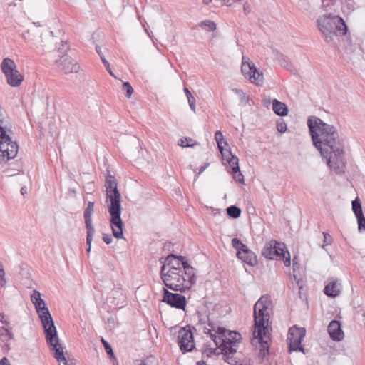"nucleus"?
Returning a JSON list of instances; mask_svg holds the SVG:
<instances>
[{
  "label": "nucleus",
  "mask_w": 365,
  "mask_h": 365,
  "mask_svg": "<svg viewBox=\"0 0 365 365\" xmlns=\"http://www.w3.org/2000/svg\"><path fill=\"white\" fill-rule=\"evenodd\" d=\"M307 126L314 145L326 159L329 168L336 174H344L346 165L344 143L336 128L313 115L308 118Z\"/></svg>",
  "instance_id": "obj_1"
},
{
  "label": "nucleus",
  "mask_w": 365,
  "mask_h": 365,
  "mask_svg": "<svg viewBox=\"0 0 365 365\" xmlns=\"http://www.w3.org/2000/svg\"><path fill=\"white\" fill-rule=\"evenodd\" d=\"M180 257L183 270L180 267L179 262H177L178 267L172 265L167 272H165L166 265L163 264L160 269V277L168 288L182 292L196 283V276L195 269L185 260V257Z\"/></svg>",
  "instance_id": "obj_2"
},
{
  "label": "nucleus",
  "mask_w": 365,
  "mask_h": 365,
  "mask_svg": "<svg viewBox=\"0 0 365 365\" xmlns=\"http://www.w3.org/2000/svg\"><path fill=\"white\" fill-rule=\"evenodd\" d=\"M106 198L109 200L108 212L110 215V227L113 236L117 239L123 238V222L120 217V193L118 190V182L114 176L108 175L105 180Z\"/></svg>",
  "instance_id": "obj_3"
},
{
  "label": "nucleus",
  "mask_w": 365,
  "mask_h": 365,
  "mask_svg": "<svg viewBox=\"0 0 365 365\" xmlns=\"http://www.w3.org/2000/svg\"><path fill=\"white\" fill-rule=\"evenodd\" d=\"M207 326L208 327H204V333L210 336L225 356L231 358L237 352L242 340L241 334L237 331H228L224 327H217L209 319Z\"/></svg>",
  "instance_id": "obj_4"
},
{
  "label": "nucleus",
  "mask_w": 365,
  "mask_h": 365,
  "mask_svg": "<svg viewBox=\"0 0 365 365\" xmlns=\"http://www.w3.org/2000/svg\"><path fill=\"white\" fill-rule=\"evenodd\" d=\"M316 25L324 41L329 44H336L339 36L347 32V26L344 19L331 13L319 16Z\"/></svg>",
  "instance_id": "obj_5"
},
{
  "label": "nucleus",
  "mask_w": 365,
  "mask_h": 365,
  "mask_svg": "<svg viewBox=\"0 0 365 365\" xmlns=\"http://www.w3.org/2000/svg\"><path fill=\"white\" fill-rule=\"evenodd\" d=\"M271 301L268 297L262 296L254 305V321L256 332L269 329V311L271 309Z\"/></svg>",
  "instance_id": "obj_6"
},
{
  "label": "nucleus",
  "mask_w": 365,
  "mask_h": 365,
  "mask_svg": "<svg viewBox=\"0 0 365 365\" xmlns=\"http://www.w3.org/2000/svg\"><path fill=\"white\" fill-rule=\"evenodd\" d=\"M284 244L272 240L265 244L262 255L268 259H282L284 265L289 267L291 264L290 254L288 250H284Z\"/></svg>",
  "instance_id": "obj_7"
},
{
  "label": "nucleus",
  "mask_w": 365,
  "mask_h": 365,
  "mask_svg": "<svg viewBox=\"0 0 365 365\" xmlns=\"http://www.w3.org/2000/svg\"><path fill=\"white\" fill-rule=\"evenodd\" d=\"M1 68L6 78L9 85L17 87L23 81L24 76L16 69V65L12 59L9 58L3 59Z\"/></svg>",
  "instance_id": "obj_8"
},
{
  "label": "nucleus",
  "mask_w": 365,
  "mask_h": 365,
  "mask_svg": "<svg viewBox=\"0 0 365 365\" xmlns=\"http://www.w3.org/2000/svg\"><path fill=\"white\" fill-rule=\"evenodd\" d=\"M232 247L237 250V257L243 262L250 265L255 266L257 264L255 254L250 250L240 240L235 237L232 240Z\"/></svg>",
  "instance_id": "obj_9"
},
{
  "label": "nucleus",
  "mask_w": 365,
  "mask_h": 365,
  "mask_svg": "<svg viewBox=\"0 0 365 365\" xmlns=\"http://www.w3.org/2000/svg\"><path fill=\"white\" fill-rule=\"evenodd\" d=\"M305 334L306 330L304 328H299L296 325L289 328L287 337L289 352L299 351L304 354L305 353L304 347L301 345Z\"/></svg>",
  "instance_id": "obj_10"
},
{
  "label": "nucleus",
  "mask_w": 365,
  "mask_h": 365,
  "mask_svg": "<svg viewBox=\"0 0 365 365\" xmlns=\"http://www.w3.org/2000/svg\"><path fill=\"white\" fill-rule=\"evenodd\" d=\"M184 327L178 331V344L182 353L191 351L195 348L193 333L190 327Z\"/></svg>",
  "instance_id": "obj_11"
},
{
  "label": "nucleus",
  "mask_w": 365,
  "mask_h": 365,
  "mask_svg": "<svg viewBox=\"0 0 365 365\" xmlns=\"http://www.w3.org/2000/svg\"><path fill=\"white\" fill-rule=\"evenodd\" d=\"M270 336L269 329L267 331L264 329L260 332H256V329L253 331L252 343H254L255 341H257V343L259 344V356L261 357L262 359H264L269 354Z\"/></svg>",
  "instance_id": "obj_12"
},
{
  "label": "nucleus",
  "mask_w": 365,
  "mask_h": 365,
  "mask_svg": "<svg viewBox=\"0 0 365 365\" xmlns=\"http://www.w3.org/2000/svg\"><path fill=\"white\" fill-rule=\"evenodd\" d=\"M46 334L47 343H52L56 339L57 330L49 312L38 315Z\"/></svg>",
  "instance_id": "obj_13"
},
{
  "label": "nucleus",
  "mask_w": 365,
  "mask_h": 365,
  "mask_svg": "<svg viewBox=\"0 0 365 365\" xmlns=\"http://www.w3.org/2000/svg\"><path fill=\"white\" fill-rule=\"evenodd\" d=\"M56 63L58 69L64 74L76 73L80 70L79 65L68 56H61L60 59L56 60Z\"/></svg>",
  "instance_id": "obj_14"
},
{
  "label": "nucleus",
  "mask_w": 365,
  "mask_h": 365,
  "mask_svg": "<svg viewBox=\"0 0 365 365\" xmlns=\"http://www.w3.org/2000/svg\"><path fill=\"white\" fill-rule=\"evenodd\" d=\"M163 302L167 303L172 307L183 310L185 309L186 306V299L184 296L178 293L170 292L165 288H163Z\"/></svg>",
  "instance_id": "obj_15"
},
{
  "label": "nucleus",
  "mask_w": 365,
  "mask_h": 365,
  "mask_svg": "<svg viewBox=\"0 0 365 365\" xmlns=\"http://www.w3.org/2000/svg\"><path fill=\"white\" fill-rule=\"evenodd\" d=\"M48 344L50 346L51 350L53 351L54 357L58 362L60 363L63 361L65 365H73V363L72 361H68L66 359L63 354V348L59 344V339L58 336H56V339H54V341H52V343H48Z\"/></svg>",
  "instance_id": "obj_16"
},
{
  "label": "nucleus",
  "mask_w": 365,
  "mask_h": 365,
  "mask_svg": "<svg viewBox=\"0 0 365 365\" xmlns=\"http://www.w3.org/2000/svg\"><path fill=\"white\" fill-rule=\"evenodd\" d=\"M31 300L34 304L38 315L49 312L45 301L41 298V293L37 290H34L31 295Z\"/></svg>",
  "instance_id": "obj_17"
},
{
  "label": "nucleus",
  "mask_w": 365,
  "mask_h": 365,
  "mask_svg": "<svg viewBox=\"0 0 365 365\" xmlns=\"http://www.w3.org/2000/svg\"><path fill=\"white\" fill-rule=\"evenodd\" d=\"M330 338L336 341H340L344 339V334L341 329V323L337 320H332L327 328Z\"/></svg>",
  "instance_id": "obj_18"
},
{
  "label": "nucleus",
  "mask_w": 365,
  "mask_h": 365,
  "mask_svg": "<svg viewBox=\"0 0 365 365\" xmlns=\"http://www.w3.org/2000/svg\"><path fill=\"white\" fill-rule=\"evenodd\" d=\"M94 210V202L89 201L87 207L84 211V220L86 230H89L90 233L95 232V228L92 224V214Z\"/></svg>",
  "instance_id": "obj_19"
},
{
  "label": "nucleus",
  "mask_w": 365,
  "mask_h": 365,
  "mask_svg": "<svg viewBox=\"0 0 365 365\" xmlns=\"http://www.w3.org/2000/svg\"><path fill=\"white\" fill-rule=\"evenodd\" d=\"M341 285L337 281H332L327 284L324 289V293L331 297L339 295L341 292Z\"/></svg>",
  "instance_id": "obj_20"
},
{
  "label": "nucleus",
  "mask_w": 365,
  "mask_h": 365,
  "mask_svg": "<svg viewBox=\"0 0 365 365\" xmlns=\"http://www.w3.org/2000/svg\"><path fill=\"white\" fill-rule=\"evenodd\" d=\"M256 68H257L253 62L250 61L249 58L246 56H242L241 71L245 78H248V77L252 74V71Z\"/></svg>",
  "instance_id": "obj_21"
},
{
  "label": "nucleus",
  "mask_w": 365,
  "mask_h": 365,
  "mask_svg": "<svg viewBox=\"0 0 365 365\" xmlns=\"http://www.w3.org/2000/svg\"><path fill=\"white\" fill-rule=\"evenodd\" d=\"M272 110L277 115L279 116H285L288 113V109L286 104L277 99H274L272 101Z\"/></svg>",
  "instance_id": "obj_22"
},
{
  "label": "nucleus",
  "mask_w": 365,
  "mask_h": 365,
  "mask_svg": "<svg viewBox=\"0 0 365 365\" xmlns=\"http://www.w3.org/2000/svg\"><path fill=\"white\" fill-rule=\"evenodd\" d=\"M248 79L251 83H255L257 86H261L264 81L263 73L256 68L252 71V73L248 77Z\"/></svg>",
  "instance_id": "obj_23"
},
{
  "label": "nucleus",
  "mask_w": 365,
  "mask_h": 365,
  "mask_svg": "<svg viewBox=\"0 0 365 365\" xmlns=\"http://www.w3.org/2000/svg\"><path fill=\"white\" fill-rule=\"evenodd\" d=\"M229 157L227 158V161L229 164V166L232 173H236V171H239V159L237 156L232 154L231 152H229Z\"/></svg>",
  "instance_id": "obj_24"
},
{
  "label": "nucleus",
  "mask_w": 365,
  "mask_h": 365,
  "mask_svg": "<svg viewBox=\"0 0 365 365\" xmlns=\"http://www.w3.org/2000/svg\"><path fill=\"white\" fill-rule=\"evenodd\" d=\"M0 336L2 338L3 341H6V345L7 346V342L14 338V334L11 332V328L9 327H2L0 330Z\"/></svg>",
  "instance_id": "obj_25"
},
{
  "label": "nucleus",
  "mask_w": 365,
  "mask_h": 365,
  "mask_svg": "<svg viewBox=\"0 0 365 365\" xmlns=\"http://www.w3.org/2000/svg\"><path fill=\"white\" fill-rule=\"evenodd\" d=\"M180 256H176L173 254L169 255L166 259L165 262L167 264H165L166 267L168 266L170 268L172 267V265H174V267H178L177 262H180V266L182 265V259L180 257Z\"/></svg>",
  "instance_id": "obj_26"
},
{
  "label": "nucleus",
  "mask_w": 365,
  "mask_h": 365,
  "mask_svg": "<svg viewBox=\"0 0 365 365\" xmlns=\"http://www.w3.org/2000/svg\"><path fill=\"white\" fill-rule=\"evenodd\" d=\"M96 51L97 52V53L98 54V56H100L101 61H102V63H103V65L105 66V67L106 68V70L108 71V72L109 73V74L112 76H114V74L110 68V63L106 59L103 53H102V51H101V48L99 46H96Z\"/></svg>",
  "instance_id": "obj_27"
},
{
  "label": "nucleus",
  "mask_w": 365,
  "mask_h": 365,
  "mask_svg": "<svg viewBox=\"0 0 365 365\" xmlns=\"http://www.w3.org/2000/svg\"><path fill=\"white\" fill-rule=\"evenodd\" d=\"M352 210L355 216H359L363 214L361 203L360 199L356 197L354 200L352 201Z\"/></svg>",
  "instance_id": "obj_28"
},
{
  "label": "nucleus",
  "mask_w": 365,
  "mask_h": 365,
  "mask_svg": "<svg viewBox=\"0 0 365 365\" xmlns=\"http://www.w3.org/2000/svg\"><path fill=\"white\" fill-rule=\"evenodd\" d=\"M227 213L230 217L236 219L240 216L241 210L235 205H231L227 208Z\"/></svg>",
  "instance_id": "obj_29"
},
{
  "label": "nucleus",
  "mask_w": 365,
  "mask_h": 365,
  "mask_svg": "<svg viewBox=\"0 0 365 365\" xmlns=\"http://www.w3.org/2000/svg\"><path fill=\"white\" fill-rule=\"evenodd\" d=\"M183 91L187 96L190 109L195 112V99L187 87H184Z\"/></svg>",
  "instance_id": "obj_30"
},
{
  "label": "nucleus",
  "mask_w": 365,
  "mask_h": 365,
  "mask_svg": "<svg viewBox=\"0 0 365 365\" xmlns=\"http://www.w3.org/2000/svg\"><path fill=\"white\" fill-rule=\"evenodd\" d=\"M232 91L239 96L240 103L242 106H245L248 103L249 98L242 91V90L235 88H232Z\"/></svg>",
  "instance_id": "obj_31"
},
{
  "label": "nucleus",
  "mask_w": 365,
  "mask_h": 365,
  "mask_svg": "<svg viewBox=\"0 0 365 365\" xmlns=\"http://www.w3.org/2000/svg\"><path fill=\"white\" fill-rule=\"evenodd\" d=\"M193 140L190 138H180L178 140V145L182 148H192L195 145H197V143H192Z\"/></svg>",
  "instance_id": "obj_32"
},
{
  "label": "nucleus",
  "mask_w": 365,
  "mask_h": 365,
  "mask_svg": "<svg viewBox=\"0 0 365 365\" xmlns=\"http://www.w3.org/2000/svg\"><path fill=\"white\" fill-rule=\"evenodd\" d=\"M200 26L207 31H213L216 29L215 23L211 20H205L200 24Z\"/></svg>",
  "instance_id": "obj_33"
},
{
  "label": "nucleus",
  "mask_w": 365,
  "mask_h": 365,
  "mask_svg": "<svg viewBox=\"0 0 365 365\" xmlns=\"http://www.w3.org/2000/svg\"><path fill=\"white\" fill-rule=\"evenodd\" d=\"M215 139L217 143L219 150L222 153V156H225V154L222 153L223 148L221 146L222 140H223V135L221 131L217 130L215 133Z\"/></svg>",
  "instance_id": "obj_34"
},
{
  "label": "nucleus",
  "mask_w": 365,
  "mask_h": 365,
  "mask_svg": "<svg viewBox=\"0 0 365 365\" xmlns=\"http://www.w3.org/2000/svg\"><path fill=\"white\" fill-rule=\"evenodd\" d=\"M101 341L108 356H110V358L114 357V353L113 351V349L111 346L109 344L108 342H107L103 338H101Z\"/></svg>",
  "instance_id": "obj_35"
},
{
  "label": "nucleus",
  "mask_w": 365,
  "mask_h": 365,
  "mask_svg": "<svg viewBox=\"0 0 365 365\" xmlns=\"http://www.w3.org/2000/svg\"><path fill=\"white\" fill-rule=\"evenodd\" d=\"M68 50L67 41H61L60 44L57 46V51L62 56H66L65 53Z\"/></svg>",
  "instance_id": "obj_36"
},
{
  "label": "nucleus",
  "mask_w": 365,
  "mask_h": 365,
  "mask_svg": "<svg viewBox=\"0 0 365 365\" xmlns=\"http://www.w3.org/2000/svg\"><path fill=\"white\" fill-rule=\"evenodd\" d=\"M277 129L278 132H279L281 133H284L286 132V130L287 129V124L283 119H279V120H277Z\"/></svg>",
  "instance_id": "obj_37"
},
{
  "label": "nucleus",
  "mask_w": 365,
  "mask_h": 365,
  "mask_svg": "<svg viewBox=\"0 0 365 365\" xmlns=\"http://www.w3.org/2000/svg\"><path fill=\"white\" fill-rule=\"evenodd\" d=\"M358 223L359 231L361 232L362 230H365V217L364 215L356 216Z\"/></svg>",
  "instance_id": "obj_38"
},
{
  "label": "nucleus",
  "mask_w": 365,
  "mask_h": 365,
  "mask_svg": "<svg viewBox=\"0 0 365 365\" xmlns=\"http://www.w3.org/2000/svg\"><path fill=\"white\" fill-rule=\"evenodd\" d=\"M123 89L126 92L125 96L128 98H130L133 92L131 85L128 82H125L123 83Z\"/></svg>",
  "instance_id": "obj_39"
},
{
  "label": "nucleus",
  "mask_w": 365,
  "mask_h": 365,
  "mask_svg": "<svg viewBox=\"0 0 365 365\" xmlns=\"http://www.w3.org/2000/svg\"><path fill=\"white\" fill-rule=\"evenodd\" d=\"M86 232H87V236H86V245H88V248L86 250V252L88 253H89L91 252V242H92V240H93V236L95 233V232H92L91 233H90L89 232V230H86Z\"/></svg>",
  "instance_id": "obj_40"
},
{
  "label": "nucleus",
  "mask_w": 365,
  "mask_h": 365,
  "mask_svg": "<svg viewBox=\"0 0 365 365\" xmlns=\"http://www.w3.org/2000/svg\"><path fill=\"white\" fill-rule=\"evenodd\" d=\"M233 173V178L239 183L244 184V176L241 173L240 170L236 171V173Z\"/></svg>",
  "instance_id": "obj_41"
},
{
  "label": "nucleus",
  "mask_w": 365,
  "mask_h": 365,
  "mask_svg": "<svg viewBox=\"0 0 365 365\" xmlns=\"http://www.w3.org/2000/svg\"><path fill=\"white\" fill-rule=\"evenodd\" d=\"M113 294L117 297H121L122 303L125 302V297L123 295V292L120 289H116L113 292Z\"/></svg>",
  "instance_id": "obj_42"
},
{
  "label": "nucleus",
  "mask_w": 365,
  "mask_h": 365,
  "mask_svg": "<svg viewBox=\"0 0 365 365\" xmlns=\"http://www.w3.org/2000/svg\"><path fill=\"white\" fill-rule=\"evenodd\" d=\"M103 240L104 241L105 243H106L107 245H109L112 242L113 237H111L110 235L103 234Z\"/></svg>",
  "instance_id": "obj_43"
},
{
  "label": "nucleus",
  "mask_w": 365,
  "mask_h": 365,
  "mask_svg": "<svg viewBox=\"0 0 365 365\" xmlns=\"http://www.w3.org/2000/svg\"><path fill=\"white\" fill-rule=\"evenodd\" d=\"M324 235V242L325 243V245H330L331 242V237L330 235H329L327 232L323 233Z\"/></svg>",
  "instance_id": "obj_44"
},
{
  "label": "nucleus",
  "mask_w": 365,
  "mask_h": 365,
  "mask_svg": "<svg viewBox=\"0 0 365 365\" xmlns=\"http://www.w3.org/2000/svg\"><path fill=\"white\" fill-rule=\"evenodd\" d=\"M243 11L245 15H247L251 11V7L247 2H245L243 4Z\"/></svg>",
  "instance_id": "obj_45"
},
{
  "label": "nucleus",
  "mask_w": 365,
  "mask_h": 365,
  "mask_svg": "<svg viewBox=\"0 0 365 365\" xmlns=\"http://www.w3.org/2000/svg\"><path fill=\"white\" fill-rule=\"evenodd\" d=\"M0 322L5 326L9 325V322L6 319V316L4 313H0Z\"/></svg>",
  "instance_id": "obj_46"
},
{
  "label": "nucleus",
  "mask_w": 365,
  "mask_h": 365,
  "mask_svg": "<svg viewBox=\"0 0 365 365\" xmlns=\"http://www.w3.org/2000/svg\"><path fill=\"white\" fill-rule=\"evenodd\" d=\"M279 63L282 67L287 68L288 66V61L286 58L282 57L279 58Z\"/></svg>",
  "instance_id": "obj_47"
},
{
  "label": "nucleus",
  "mask_w": 365,
  "mask_h": 365,
  "mask_svg": "<svg viewBox=\"0 0 365 365\" xmlns=\"http://www.w3.org/2000/svg\"><path fill=\"white\" fill-rule=\"evenodd\" d=\"M0 365H11V364L9 361V359L6 357H3L0 360Z\"/></svg>",
  "instance_id": "obj_48"
},
{
  "label": "nucleus",
  "mask_w": 365,
  "mask_h": 365,
  "mask_svg": "<svg viewBox=\"0 0 365 365\" xmlns=\"http://www.w3.org/2000/svg\"><path fill=\"white\" fill-rule=\"evenodd\" d=\"M208 163L207 164H205V165L202 166L200 170H199V172L197 173V176L200 175L206 168L208 166Z\"/></svg>",
  "instance_id": "obj_49"
},
{
  "label": "nucleus",
  "mask_w": 365,
  "mask_h": 365,
  "mask_svg": "<svg viewBox=\"0 0 365 365\" xmlns=\"http://www.w3.org/2000/svg\"><path fill=\"white\" fill-rule=\"evenodd\" d=\"M0 282H1L0 284L1 287L5 286L6 283V280L5 277L0 279Z\"/></svg>",
  "instance_id": "obj_50"
},
{
  "label": "nucleus",
  "mask_w": 365,
  "mask_h": 365,
  "mask_svg": "<svg viewBox=\"0 0 365 365\" xmlns=\"http://www.w3.org/2000/svg\"><path fill=\"white\" fill-rule=\"evenodd\" d=\"M29 34V31H27L26 33H24V34H22V38H23L24 40H27Z\"/></svg>",
  "instance_id": "obj_51"
},
{
  "label": "nucleus",
  "mask_w": 365,
  "mask_h": 365,
  "mask_svg": "<svg viewBox=\"0 0 365 365\" xmlns=\"http://www.w3.org/2000/svg\"><path fill=\"white\" fill-rule=\"evenodd\" d=\"M5 277V272L4 269L0 270V279Z\"/></svg>",
  "instance_id": "obj_52"
},
{
  "label": "nucleus",
  "mask_w": 365,
  "mask_h": 365,
  "mask_svg": "<svg viewBox=\"0 0 365 365\" xmlns=\"http://www.w3.org/2000/svg\"><path fill=\"white\" fill-rule=\"evenodd\" d=\"M197 365H207L205 361L203 360L199 361L197 362Z\"/></svg>",
  "instance_id": "obj_53"
},
{
  "label": "nucleus",
  "mask_w": 365,
  "mask_h": 365,
  "mask_svg": "<svg viewBox=\"0 0 365 365\" xmlns=\"http://www.w3.org/2000/svg\"><path fill=\"white\" fill-rule=\"evenodd\" d=\"M21 194L24 195V193L26 192V188H25V187H22V188L21 189Z\"/></svg>",
  "instance_id": "obj_54"
},
{
  "label": "nucleus",
  "mask_w": 365,
  "mask_h": 365,
  "mask_svg": "<svg viewBox=\"0 0 365 365\" xmlns=\"http://www.w3.org/2000/svg\"><path fill=\"white\" fill-rule=\"evenodd\" d=\"M212 0H203V3L205 4H208L210 2H211Z\"/></svg>",
  "instance_id": "obj_55"
},
{
  "label": "nucleus",
  "mask_w": 365,
  "mask_h": 365,
  "mask_svg": "<svg viewBox=\"0 0 365 365\" xmlns=\"http://www.w3.org/2000/svg\"><path fill=\"white\" fill-rule=\"evenodd\" d=\"M4 269V267H3V265H2L1 262V263H0V270H1V269Z\"/></svg>",
  "instance_id": "obj_56"
},
{
  "label": "nucleus",
  "mask_w": 365,
  "mask_h": 365,
  "mask_svg": "<svg viewBox=\"0 0 365 365\" xmlns=\"http://www.w3.org/2000/svg\"><path fill=\"white\" fill-rule=\"evenodd\" d=\"M143 27H144V29H145V31L147 32V34L149 35V33L148 32L147 29L145 27V25H144V24H143Z\"/></svg>",
  "instance_id": "obj_57"
},
{
  "label": "nucleus",
  "mask_w": 365,
  "mask_h": 365,
  "mask_svg": "<svg viewBox=\"0 0 365 365\" xmlns=\"http://www.w3.org/2000/svg\"><path fill=\"white\" fill-rule=\"evenodd\" d=\"M138 365H145V364L144 362H141Z\"/></svg>",
  "instance_id": "obj_58"
},
{
  "label": "nucleus",
  "mask_w": 365,
  "mask_h": 365,
  "mask_svg": "<svg viewBox=\"0 0 365 365\" xmlns=\"http://www.w3.org/2000/svg\"><path fill=\"white\" fill-rule=\"evenodd\" d=\"M362 315H363V317H365V312H364L362 313Z\"/></svg>",
  "instance_id": "obj_59"
}]
</instances>
